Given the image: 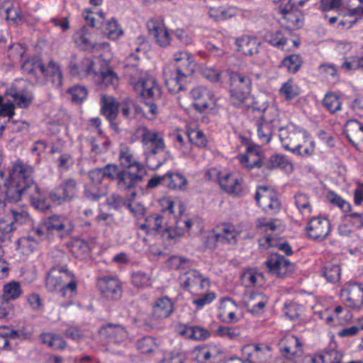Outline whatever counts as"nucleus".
<instances>
[{"label": "nucleus", "mask_w": 363, "mask_h": 363, "mask_svg": "<svg viewBox=\"0 0 363 363\" xmlns=\"http://www.w3.org/2000/svg\"><path fill=\"white\" fill-rule=\"evenodd\" d=\"M3 188L11 202L27 199L35 208L41 211L48 208L43 194L35 181V167L21 160L12 163L9 177L4 179Z\"/></svg>", "instance_id": "f257e3e1"}, {"label": "nucleus", "mask_w": 363, "mask_h": 363, "mask_svg": "<svg viewBox=\"0 0 363 363\" xmlns=\"http://www.w3.org/2000/svg\"><path fill=\"white\" fill-rule=\"evenodd\" d=\"M125 74L134 91L144 100L156 101L162 96V89L156 80L139 68V57L130 54L125 60Z\"/></svg>", "instance_id": "f03ea898"}, {"label": "nucleus", "mask_w": 363, "mask_h": 363, "mask_svg": "<svg viewBox=\"0 0 363 363\" xmlns=\"http://www.w3.org/2000/svg\"><path fill=\"white\" fill-rule=\"evenodd\" d=\"M279 132V139L284 149L302 157H309L313 154L315 143L306 130L289 124L282 126Z\"/></svg>", "instance_id": "7ed1b4c3"}, {"label": "nucleus", "mask_w": 363, "mask_h": 363, "mask_svg": "<svg viewBox=\"0 0 363 363\" xmlns=\"http://www.w3.org/2000/svg\"><path fill=\"white\" fill-rule=\"evenodd\" d=\"M226 72L229 78L230 104L238 108L247 106L252 90L250 77L230 70H227Z\"/></svg>", "instance_id": "20e7f679"}, {"label": "nucleus", "mask_w": 363, "mask_h": 363, "mask_svg": "<svg viewBox=\"0 0 363 363\" xmlns=\"http://www.w3.org/2000/svg\"><path fill=\"white\" fill-rule=\"evenodd\" d=\"M45 282L48 291L57 292L62 298L69 301L67 305H72V300L78 293V280L73 274H65V277L47 274Z\"/></svg>", "instance_id": "39448f33"}, {"label": "nucleus", "mask_w": 363, "mask_h": 363, "mask_svg": "<svg viewBox=\"0 0 363 363\" xmlns=\"http://www.w3.org/2000/svg\"><path fill=\"white\" fill-rule=\"evenodd\" d=\"M143 170L121 168L116 164H111V181L116 182L120 191L132 190L143 180Z\"/></svg>", "instance_id": "423d86ee"}, {"label": "nucleus", "mask_w": 363, "mask_h": 363, "mask_svg": "<svg viewBox=\"0 0 363 363\" xmlns=\"http://www.w3.org/2000/svg\"><path fill=\"white\" fill-rule=\"evenodd\" d=\"M340 298L345 307L359 311L363 308V286L350 280L340 291Z\"/></svg>", "instance_id": "0eeeda50"}, {"label": "nucleus", "mask_w": 363, "mask_h": 363, "mask_svg": "<svg viewBox=\"0 0 363 363\" xmlns=\"http://www.w3.org/2000/svg\"><path fill=\"white\" fill-rule=\"evenodd\" d=\"M146 26L150 36L153 38L157 45L165 48L171 45L172 39L164 18H151L147 21Z\"/></svg>", "instance_id": "6e6552de"}, {"label": "nucleus", "mask_w": 363, "mask_h": 363, "mask_svg": "<svg viewBox=\"0 0 363 363\" xmlns=\"http://www.w3.org/2000/svg\"><path fill=\"white\" fill-rule=\"evenodd\" d=\"M255 199L257 205L267 213L274 214L281 208V201L277 193L266 186L257 187Z\"/></svg>", "instance_id": "1a4fd4ad"}, {"label": "nucleus", "mask_w": 363, "mask_h": 363, "mask_svg": "<svg viewBox=\"0 0 363 363\" xmlns=\"http://www.w3.org/2000/svg\"><path fill=\"white\" fill-rule=\"evenodd\" d=\"M240 352L241 356L251 363H268L272 355V348L263 342L247 344Z\"/></svg>", "instance_id": "9d476101"}, {"label": "nucleus", "mask_w": 363, "mask_h": 363, "mask_svg": "<svg viewBox=\"0 0 363 363\" xmlns=\"http://www.w3.org/2000/svg\"><path fill=\"white\" fill-rule=\"evenodd\" d=\"M94 62L91 57L84 55H72L71 56L68 68L70 74L79 79L91 77L96 75L94 68Z\"/></svg>", "instance_id": "9b49d317"}, {"label": "nucleus", "mask_w": 363, "mask_h": 363, "mask_svg": "<svg viewBox=\"0 0 363 363\" xmlns=\"http://www.w3.org/2000/svg\"><path fill=\"white\" fill-rule=\"evenodd\" d=\"M220 232L207 237L206 245L208 248H214L216 242L223 244L235 245L238 242V237L240 235L241 230L231 223H223L219 228Z\"/></svg>", "instance_id": "f8f14e48"}, {"label": "nucleus", "mask_w": 363, "mask_h": 363, "mask_svg": "<svg viewBox=\"0 0 363 363\" xmlns=\"http://www.w3.org/2000/svg\"><path fill=\"white\" fill-rule=\"evenodd\" d=\"M190 95L195 101L194 107L200 113L207 109L213 110L218 107L217 99L213 92L206 86L194 87L190 91Z\"/></svg>", "instance_id": "ddd939ff"}, {"label": "nucleus", "mask_w": 363, "mask_h": 363, "mask_svg": "<svg viewBox=\"0 0 363 363\" xmlns=\"http://www.w3.org/2000/svg\"><path fill=\"white\" fill-rule=\"evenodd\" d=\"M220 188L228 194L241 197L247 193L242 176L235 172L226 173L218 177Z\"/></svg>", "instance_id": "4468645a"}, {"label": "nucleus", "mask_w": 363, "mask_h": 363, "mask_svg": "<svg viewBox=\"0 0 363 363\" xmlns=\"http://www.w3.org/2000/svg\"><path fill=\"white\" fill-rule=\"evenodd\" d=\"M222 353L218 345L206 343L194 347L191 351V357L197 363H216Z\"/></svg>", "instance_id": "2eb2a0df"}, {"label": "nucleus", "mask_w": 363, "mask_h": 363, "mask_svg": "<svg viewBox=\"0 0 363 363\" xmlns=\"http://www.w3.org/2000/svg\"><path fill=\"white\" fill-rule=\"evenodd\" d=\"M281 354L288 361H294L303 354V344L299 338L291 334L284 335L279 342Z\"/></svg>", "instance_id": "dca6fc26"}, {"label": "nucleus", "mask_w": 363, "mask_h": 363, "mask_svg": "<svg viewBox=\"0 0 363 363\" xmlns=\"http://www.w3.org/2000/svg\"><path fill=\"white\" fill-rule=\"evenodd\" d=\"M96 287L101 294L107 299L118 300L123 294L121 283L116 277L106 276L99 278Z\"/></svg>", "instance_id": "f3484780"}, {"label": "nucleus", "mask_w": 363, "mask_h": 363, "mask_svg": "<svg viewBox=\"0 0 363 363\" xmlns=\"http://www.w3.org/2000/svg\"><path fill=\"white\" fill-rule=\"evenodd\" d=\"M77 182L72 178L67 179L50 193L49 198L52 202L60 205L72 200L77 195Z\"/></svg>", "instance_id": "a211bd4d"}, {"label": "nucleus", "mask_w": 363, "mask_h": 363, "mask_svg": "<svg viewBox=\"0 0 363 363\" xmlns=\"http://www.w3.org/2000/svg\"><path fill=\"white\" fill-rule=\"evenodd\" d=\"M135 135L140 140L146 150L166 146L162 133L155 129H149L145 125L138 127L135 130Z\"/></svg>", "instance_id": "6ab92c4d"}, {"label": "nucleus", "mask_w": 363, "mask_h": 363, "mask_svg": "<svg viewBox=\"0 0 363 363\" xmlns=\"http://www.w3.org/2000/svg\"><path fill=\"white\" fill-rule=\"evenodd\" d=\"M306 230L309 238L322 241L330 232V223L325 218L313 217L308 222Z\"/></svg>", "instance_id": "aec40b11"}, {"label": "nucleus", "mask_w": 363, "mask_h": 363, "mask_svg": "<svg viewBox=\"0 0 363 363\" xmlns=\"http://www.w3.org/2000/svg\"><path fill=\"white\" fill-rule=\"evenodd\" d=\"M99 334L101 339L109 343L118 345L124 342L128 337L125 328L119 324L107 323L101 326Z\"/></svg>", "instance_id": "412c9836"}, {"label": "nucleus", "mask_w": 363, "mask_h": 363, "mask_svg": "<svg viewBox=\"0 0 363 363\" xmlns=\"http://www.w3.org/2000/svg\"><path fill=\"white\" fill-rule=\"evenodd\" d=\"M165 84L169 92L178 94L186 89L187 77H184L173 66L167 65L163 71Z\"/></svg>", "instance_id": "4be33fe9"}, {"label": "nucleus", "mask_w": 363, "mask_h": 363, "mask_svg": "<svg viewBox=\"0 0 363 363\" xmlns=\"http://www.w3.org/2000/svg\"><path fill=\"white\" fill-rule=\"evenodd\" d=\"M245 306L247 311L252 315H262L265 312L269 302V297L262 292L249 291L245 294Z\"/></svg>", "instance_id": "5701e85b"}, {"label": "nucleus", "mask_w": 363, "mask_h": 363, "mask_svg": "<svg viewBox=\"0 0 363 363\" xmlns=\"http://www.w3.org/2000/svg\"><path fill=\"white\" fill-rule=\"evenodd\" d=\"M181 286L184 290L189 291L194 296H199L203 291L210 286V281L208 278L203 277L201 274H191L190 277H179Z\"/></svg>", "instance_id": "b1692460"}, {"label": "nucleus", "mask_w": 363, "mask_h": 363, "mask_svg": "<svg viewBox=\"0 0 363 363\" xmlns=\"http://www.w3.org/2000/svg\"><path fill=\"white\" fill-rule=\"evenodd\" d=\"M238 304L230 298H223L218 310V319L225 323H235L239 320Z\"/></svg>", "instance_id": "393cba45"}, {"label": "nucleus", "mask_w": 363, "mask_h": 363, "mask_svg": "<svg viewBox=\"0 0 363 363\" xmlns=\"http://www.w3.org/2000/svg\"><path fill=\"white\" fill-rule=\"evenodd\" d=\"M284 1H287L288 4L284 6L281 5L279 7V12L282 15L281 25L286 28V30L299 28L303 24L299 11L294 9V5L290 3V0Z\"/></svg>", "instance_id": "a878e982"}, {"label": "nucleus", "mask_w": 363, "mask_h": 363, "mask_svg": "<svg viewBox=\"0 0 363 363\" xmlns=\"http://www.w3.org/2000/svg\"><path fill=\"white\" fill-rule=\"evenodd\" d=\"M289 32L286 30H277L275 31H267L264 36V40L271 45L283 50H289L288 45L293 43L294 46H297L295 41L291 40L289 37Z\"/></svg>", "instance_id": "bb28decb"}, {"label": "nucleus", "mask_w": 363, "mask_h": 363, "mask_svg": "<svg viewBox=\"0 0 363 363\" xmlns=\"http://www.w3.org/2000/svg\"><path fill=\"white\" fill-rule=\"evenodd\" d=\"M101 113L110 122L111 128L118 130V125L114 123L118 114V104L116 99L108 95L103 94L100 99Z\"/></svg>", "instance_id": "cd10ccee"}, {"label": "nucleus", "mask_w": 363, "mask_h": 363, "mask_svg": "<svg viewBox=\"0 0 363 363\" xmlns=\"http://www.w3.org/2000/svg\"><path fill=\"white\" fill-rule=\"evenodd\" d=\"M345 134L349 142L357 148H363V124L357 120H349L345 125Z\"/></svg>", "instance_id": "c85d7f7f"}, {"label": "nucleus", "mask_w": 363, "mask_h": 363, "mask_svg": "<svg viewBox=\"0 0 363 363\" xmlns=\"http://www.w3.org/2000/svg\"><path fill=\"white\" fill-rule=\"evenodd\" d=\"M118 161L123 168L143 170V165L138 160L133 149L125 144H121L118 149Z\"/></svg>", "instance_id": "c756f323"}, {"label": "nucleus", "mask_w": 363, "mask_h": 363, "mask_svg": "<svg viewBox=\"0 0 363 363\" xmlns=\"http://www.w3.org/2000/svg\"><path fill=\"white\" fill-rule=\"evenodd\" d=\"M145 160L147 166L152 170L157 169L169 158V151L166 150V146L158 148H150L145 150Z\"/></svg>", "instance_id": "7c9ffc66"}, {"label": "nucleus", "mask_w": 363, "mask_h": 363, "mask_svg": "<svg viewBox=\"0 0 363 363\" xmlns=\"http://www.w3.org/2000/svg\"><path fill=\"white\" fill-rule=\"evenodd\" d=\"M174 310V303L167 296L158 298L152 305L151 316L155 320L169 318Z\"/></svg>", "instance_id": "2f4dec72"}, {"label": "nucleus", "mask_w": 363, "mask_h": 363, "mask_svg": "<svg viewBox=\"0 0 363 363\" xmlns=\"http://www.w3.org/2000/svg\"><path fill=\"white\" fill-rule=\"evenodd\" d=\"M237 50L245 55H253L259 52V40L250 35H242L235 40Z\"/></svg>", "instance_id": "473e14b6"}, {"label": "nucleus", "mask_w": 363, "mask_h": 363, "mask_svg": "<svg viewBox=\"0 0 363 363\" xmlns=\"http://www.w3.org/2000/svg\"><path fill=\"white\" fill-rule=\"evenodd\" d=\"M135 347L141 354L147 355H155L161 351L160 342L149 335L138 340Z\"/></svg>", "instance_id": "72a5a7b5"}, {"label": "nucleus", "mask_w": 363, "mask_h": 363, "mask_svg": "<svg viewBox=\"0 0 363 363\" xmlns=\"http://www.w3.org/2000/svg\"><path fill=\"white\" fill-rule=\"evenodd\" d=\"M47 81L51 82L53 86L60 87L62 84V73L60 66L53 60H50L47 67L44 66V72H40Z\"/></svg>", "instance_id": "f704fd0d"}, {"label": "nucleus", "mask_w": 363, "mask_h": 363, "mask_svg": "<svg viewBox=\"0 0 363 363\" xmlns=\"http://www.w3.org/2000/svg\"><path fill=\"white\" fill-rule=\"evenodd\" d=\"M44 226L49 231L66 230V231L69 232L72 230L69 219L58 215H52L45 219Z\"/></svg>", "instance_id": "c9c22d12"}, {"label": "nucleus", "mask_w": 363, "mask_h": 363, "mask_svg": "<svg viewBox=\"0 0 363 363\" xmlns=\"http://www.w3.org/2000/svg\"><path fill=\"white\" fill-rule=\"evenodd\" d=\"M52 264L50 271L58 272H68V262L69 259L68 256L61 250H55L51 253L50 257Z\"/></svg>", "instance_id": "e433bc0d"}, {"label": "nucleus", "mask_w": 363, "mask_h": 363, "mask_svg": "<svg viewBox=\"0 0 363 363\" xmlns=\"http://www.w3.org/2000/svg\"><path fill=\"white\" fill-rule=\"evenodd\" d=\"M342 354L336 350H329L314 354L311 363H341Z\"/></svg>", "instance_id": "4c0bfd02"}, {"label": "nucleus", "mask_w": 363, "mask_h": 363, "mask_svg": "<svg viewBox=\"0 0 363 363\" xmlns=\"http://www.w3.org/2000/svg\"><path fill=\"white\" fill-rule=\"evenodd\" d=\"M92 79L106 87H115L118 83L117 74L111 68L101 69L99 72L96 71V75L93 76Z\"/></svg>", "instance_id": "58836bf2"}, {"label": "nucleus", "mask_w": 363, "mask_h": 363, "mask_svg": "<svg viewBox=\"0 0 363 363\" xmlns=\"http://www.w3.org/2000/svg\"><path fill=\"white\" fill-rule=\"evenodd\" d=\"M40 338L44 345L54 350L62 351L67 346V342L61 335L53 333H43Z\"/></svg>", "instance_id": "ea45409f"}, {"label": "nucleus", "mask_w": 363, "mask_h": 363, "mask_svg": "<svg viewBox=\"0 0 363 363\" xmlns=\"http://www.w3.org/2000/svg\"><path fill=\"white\" fill-rule=\"evenodd\" d=\"M270 270L285 269L288 272L296 270L294 264L291 263L284 257L277 253L272 254L265 262Z\"/></svg>", "instance_id": "a19ab883"}, {"label": "nucleus", "mask_w": 363, "mask_h": 363, "mask_svg": "<svg viewBox=\"0 0 363 363\" xmlns=\"http://www.w3.org/2000/svg\"><path fill=\"white\" fill-rule=\"evenodd\" d=\"M279 111L277 106L274 104L268 105L262 110L261 119L263 121L262 122L272 125L274 128L279 130L282 127L279 118Z\"/></svg>", "instance_id": "79ce46f5"}, {"label": "nucleus", "mask_w": 363, "mask_h": 363, "mask_svg": "<svg viewBox=\"0 0 363 363\" xmlns=\"http://www.w3.org/2000/svg\"><path fill=\"white\" fill-rule=\"evenodd\" d=\"M294 198L295 206L299 213L304 217H308L313 211L312 202L309 195L298 192Z\"/></svg>", "instance_id": "37998d69"}, {"label": "nucleus", "mask_w": 363, "mask_h": 363, "mask_svg": "<svg viewBox=\"0 0 363 363\" xmlns=\"http://www.w3.org/2000/svg\"><path fill=\"white\" fill-rule=\"evenodd\" d=\"M164 218L158 213H152L146 217L144 223L138 224V228L146 233L159 232L162 228Z\"/></svg>", "instance_id": "c03bdc74"}, {"label": "nucleus", "mask_w": 363, "mask_h": 363, "mask_svg": "<svg viewBox=\"0 0 363 363\" xmlns=\"http://www.w3.org/2000/svg\"><path fill=\"white\" fill-rule=\"evenodd\" d=\"M164 186L170 189L183 190L187 185L186 177L179 172H169L164 174Z\"/></svg>", "instance_id": "a18cd8bd"}, {"label": "nucleus", "mask_w": 363, "mask_h": 363, "mask_svg": "<svg viewBox=\"0 0 363 363\" xmlns=\"http://www.w3.org/2000/svg\"><path fill=\"white\" fill-rule=\"evenodd\" d=\"M111 164L108 163L104 167L96 168L89 172L88 177L91 183V185L99 186L104 178H108L111 180Z\"/></svg>", "instance_id": "49530a36"}, {"label": "nucleus", "mask_w": 363, "mask_h": 363, "mask_svg": "<svg viewBox=\"0 0 363 363\" xmlns=\"http://www.w3.org/2000/svg\"><path fill=\"white\" fill-rule=\"evenodd\" d=\"M240 163L248 169L260 168L262 165L261 155L254 150L249 149L247 155H241L238 157Z\"/></svg>", "instance_id": "de8ad7c7"}, {"label": "nucleus", "mask_w": 363, "mask_h": 363, "mask_svg": "<svg viewBox=\"0 0 363 363\" xmlns=\"http://www.w3.org/2000/svg\"><path fill=\"white\" fill-rule=\"evenodd\" d=\"M167 267L170 270H193L194 262L179 256H172L166 262Z\"/></svg>", "instance_id": "09e8293b"}, {"label": "nucleus", "mask_w": 363, "mask_h": 363, "mask_svg": "<svg viewBox=\"0 0 363 363\" xmlns=\"http://www.w3.org/2000/svg\"><path fill=\"white\" fill-rule=\"evenodd\" d=\"M67 247L70 252L79 258H83L88 255L89 252V245L84 240L80 238H74L67 243Z\"/></svg>", "instance_id": "8fccbe9b"}, {"label": "nucleus", "mask_w": 363, "mask_h": 363, "mask_svg": "<svg viewBox=\"0 0 363 363\" xmlns=\"http://www.w3.org/2000/svg\"><path fill=\"white\" fill-rule=\"evenodd\" d=\"M23 294L21 284L18 281H13L4 285L2 299L10 301L19 298Z\"/></svg>", "instance_id": "3c124183"}, {"label": "nucleus", "mask_w": 363, "mask_h": 363, "mask_svg": "<svg viewBox=\"0 0 363 363\" xmlns=\"http://www.w3.org/2000/svg\"><path fill=\"white\" fill-rule=\"evenodd\" d=\"M174 146L179 150L184 157L195 159L196 154L194 152L192 143H191L189 140L188 141H185L181 134L177 133L174 136Z\"/></svg>", "instance_id": "603ef678"}, {"label": "nucleus", "mask_w": 363, "mask_h": 363, "mask_svg": "<svg viewBox=\"0 0 363 363\" xmlns=\"http://www.w3.org/2000/svg\"><path fill=\"white\" fill-rule=\"evenodd\" d=\"M265 166L268 169L275 168H280L286 171H291L293 169V165L288 159L285 156L279 155H272L267 161Z\"/></svg>", "instance_id": "864d4df0"}, {"label": "nucleus", "mask_w": 363, "mask_h": 363, "mask_svg": "<svg viewBox=\"0 0 363 363\" xmlns=\"http://www.w3.org/2000/svg\"><path fill=\"white\" fill-rule=\"evenodd\" d=\"M101 29L111 40H116L123 34L122 28L115 18H111L105 22L101 26Z\"/></svg>", "instance_id": "5fc2aeb1"}, {"label": "nucleus", "mask_w": 363, "mask_h": 363, "mask_svg": "<svg viewBox=\"0 0 363 363\" xmlns=\"http://www.w3.org/2000/svg\"><path fill=\"white\" fill-rule=\"evenodd\" d=\"M303 62L301 55L293 54L285 57L282 60L280 67H285L289 72L295 74L300 69Z\"/></svg>", "instance_id": "6e6d98bb"}, {"label": "nucleus", "mask_w": 363, "mask_h": 363, "mask_svg": "<svg viewBox=\"0 0 363 363\" xmlns=\"http://www.w3.org/2000/svg\"><path fill=\"white\" fill-rule=\"evenodd\" d=\"M240 279L246 288L261 287L265 283L264 274H240Z\"/></svg>", "instance_id": "4d7b16f0"}, {"label": "nucleus", "mask_w": 363, "mask_h": 363, "mask_svg": "<svg viewBox=\"0 0 363 363\" xmlns=\"http://www.w3.org/2000/svg\"><path fill=\"white\" fill-rule=\"evenodd\" d=\"M323 105L330 113L334 114L342 108V101L338 95L330 92L325 95Z\"/></svg>", "instance_id": "13d9d810"}, {"label": "nucleus", "mask_w": 363, "mask_h": 363, "mask_svg": "<svg viewBox=\"0 0 363 363\" xmlns=\"http://www.w3.org/2000/svg\"><path fill=\"white\" fill-rule=\"evenodd\" d=\"M1 13L7 21L18 24L21 21L19 9L9 2H4L1 6Z\"/></svg>", "instance_id": "bf43d9fd"}, {"label": "nucleus", "mask_w": 363, "mask_h": 363, "mask_svg": "<svg viewBox=\"0 0 363 363\" xmlns=\"http://www.w3.org/2000/svg\"><path fill=\"white\" fill-rule=\"evenodd\" d=\"M23 72L28 74H36L38 72H44V65L41 60L33 57L26 60L21 65Z\"/></svg>", "instance_id": "052dcab7"}, {"label": "nucleus", "mask_w": 363, "mask_h": 363, "mask_svg": "<svg viewBox=\"0 0 363 363\" xmlns=\"http://www.w3.org/2000/svg\"><path fill=\"white\" fill-rule=\"evenodd\" d=\"M283 313L291 320H298L302 311V306L298 303L287 300L284 304Z\"/></svg>", "instance_id": "680f3d73"}, {"label": "nucleus", "mask_w": 363, "mask_h": 363, "mask_svg": "<svg viewBox=\"0 0 363 363\" xmlns=\"http://www.w3.org/2000/svg\"><path fill=\"white\" fill-rule=\"evenodd\" d=\"M277 128H274L272 125L267 123H257V132L259 143L262 145H267L271 140L272 133Z\"/></svg>", "instance_id": "e2e57ef3"}, {"label": "nucleus", "mask_w": 363, "mask_h": 363, "mask_svg": "<svg viewBox=\"0 0 363 363\" xmlns=\"http://www.w3.org/2000/svg\"><path fill=\"white\" fill-rule=\"evenodd\" d=\"M37 245V241L30 235L23 237L18 240L17 250L23 255H29L33 252Z\"/></svg>", "instance_id": "0e129e2a"}, {"label": "nucleus", "mask_w": 363, "mask_h": 363, "mask_svg": "<svg viewBox=\"0 0 363 363\" xmlns=\"http://www.w3.org/2000/svg\"><path fill=\"white\" fill-rule=\"evenodd\" d=\"M73 104H80L86 99L88 91L84 86L75 85L67 90Z\"/></svg>", "instance_id": "69168bd1"}, {"label": "nucleus", "mask_w": 363, "mask_h": 363, "mask_svg": "<svg viewBox=\"0 0 363 363\" xmlns=\"http://www.w3.org/2000/svg\"><path fill=\"white\" fill-rule=\"evenodd\" d=\"M11 217H6L9 220L13 222L14 226L16 228V224L23 225L30 222V218L26 209L16 208L10 211Z\"/></svg>", "instance_id": "338daca9"}, {"label": "nucleus", "mask_w": 363, "mask_h": 363, "mask_svg": "<svg viewBox=\"0 0 363 363\" xmlns=\"http://www.w3.org/2000/svg\"><path fill=\"white\" fill-rule=\"evenodd\" d=\"M279 94L286 100H291L300 94L299 88L291 80L284 83L279 89Z\"/></svg>", "instance_id": "774afa93"}]
</instances>
